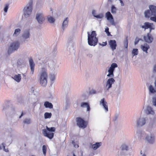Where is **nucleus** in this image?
<instances>
[{
    "label": "nucleus",
    "mask_w": 156,
    "mask_h": 156,
    "mask_svg": "<svg viewBox=\"0 0 156 156\" xmlns=\"http://www.w3.org/2000/svg\"><path fill=\"white\" fill-rule=\"evenodd\" d=\"M48 22L51 23H53L55 21V19L51 16L48 17Z\"/></svg>",
    "instance_id": "473e14b6"
},
{
    "label": "nucleus",
    "mask_w": 156,
    "mask_h": 156,
    "mask_svg": "<svg viewBox=\"0 0 156 156\" xmlns=\"http://www.w3.org/2000/svg\"><path fill=\"white\" fill-rule=\"evenodd\" d=\"M73 144L74 146V147L75 148H78L79 146L77 143H76L74 141H72Z\"/></svg>",
    "instance_id": "de8ad7c7"
},
{
    "label": "nucleus",
    "mask_w": 156,
    "mask_h": 156,
    "mask_svg": "<svg viewBox=\"0 0 156 156\" xmlns=\"http://www.w3.org/2000/svg\"><path fill=\"white\" fill-rule=\"evenodd\" d=\"M102 145L101 142H97L92 145V148L94 150H96Z\"/></svg>",
    "instance_id": "a878e982"
},
{
    "label": "nucleus",
    "mask_w": 156,
    "mask_h": 156,
    "mask_svg": "<svg viewBox=\"0 0 156 156\" xmlns=\"http://www.w3.org/2000/svg\"><path fill=\"white\" fill-rule=\"evenodd\" d=\"M30 34L29 30H25L23 33L22 37L25 41H27L30 38Z\"/></svg>",
    "instance_id": "f3484780"
},
{
    "label": "nucleus",
    "mask_w": 156,
    "mask_h": 156,
    "mask_svg": "<svg viewBox=\"0 0 156 156\" xmlns=\"http://www.w3.org/2000/svg\"><path fill=\"white\" fill-rule=\"evenodd\" d=\"M103 17V14L102 13H100L97 15L95 16V17L98 19H101Z\"/></svg>",
    "instance_id": "4c0bfd02"
},
{
    "label": "nucleus",
    "mask_w": 156,
    "mask_h": 156,
    "mask_svg": "<svg viewBox=\"0 0 156 156\" xmlns=\"http://www.w3.org/2000/svg\"><path fill=\"white\" fill-rule=\"evenodd\" d=\"M145 139L147 142L150 144H153L155 143V136L153 133H150L146 135Z\"/></svg>",
    "instance_id": "0eeeda50"
},
{
    "label": "nucleus",
    "mask_w": 156,
    "mask_h": 156,
    "mask_svg": "<svg viewBox=\"0 0 156 156\" xmlns=\"http://www.w3.org/2000/svg\"><path fill=\"white\" fill-rule=\"evenodd\" d=\"M23 75L24 77H26V75L25 74H23Z\"/></svg>",
    "instance_id": "e2e57ef3"
},
{
    "label": "nucleus",
    "mask_w": 156,
    "mask_h": 156,
    "mask_svg": "<svg viewBox=\"0 0 156 156\" xmlns=\"http://www.w3.org/2000/svg\"><path fill=\"white\" fill-rule=\"evenodd\" d=\"M92 14L93 16L95 17V16L96 15L95 11V10H93L92 12Z\"/></svg>",
    "instance_id": "5fc2aeb1"
},
{
    "label": "nucleus",
    "mask_w": 156,
    "mask_h": 156,
    "mask_svg": "<svg viewBox=\"0 0 156 156\" xmlns=\"http://www.w3.org/2000/svg\"><path fill=\"white\" fill-rule=\"evenodd\" d=\"M132 55H133V56L136 55L138 54V50L137 49H133L132 52Z\"/></svg>",
    "instance_id": "f704fd0d"
},
{
    "label": "nucleus",
    "mask_w": 156,
    "mask_h": 156,
    "mask_svg": "<svg viewBox=\"0 0 156 156\" xmlns=\"http://www.w3.org/2000/svg\"><path fill=\"white\" fill-rule=\"evenodd\" d=\"M100 105L103 106L105 112H106L108 111L107 103L105 98H103L101 100Z\"/></svg>",
    "instance_id": "dca6fc26"
},
{
    "label": "nucleus",
    "mask_w": 156,
    "mask_h": 156,
    "mask_svg": "<svg viewBox=\"0 0 156 156\" xmlns=\"http://www.w3.org/2000/svg\"><path fill=\"white\" fill-rule=\"evenodd\" d=\"M136 126L137 127H141L145 125L146 122V119L145 117L140 116L136 120Z\"/></svg>",
    "instance_id": "6e6552de"
},
{
    "label": "nucleus",
    "mask_w": 156,
    "mask_h": 156,
    "mask_svg": "<svg viewBox=\"0 0 156 156\" xmlns=\"http://www.w3.org/2000/svg\"><path fill=\"white\" fill-rule=\"evenodd\" d=\"M99 45H101L102 46H105L107 44V42L106 41L105 42H103L102 44L99 43Z\"/></svg>",
    "instance_id": "3c124183"
},
{
    "label": "nucleus",
    "mask_w": 156,
    "mask_h": 156,
    "mask_svg": "<svg viewBox=\"0 0 156 156\" xmlns=\"http://www.w3.org/2000/svg\"><path fill=\"white\" fill-rule=\"evenodd\" d=\"M150 126L151 128H154L156 127V121H154L151 122Z\"/></svg>",
    "instance_id": "ea45409f"
},
{
    "label": "nucleus",
    "mask_w": 156,
    "mask_h": 156,
    "mask_svg": "<svg viewBox=\"0 0 156 156\" xmlns=\"http://www.w3.org/2000/svg\"><path fill=\"white\" fill-rule=\"evenodd\" d=\"M87 40L88 44L91 46H94L96 45L98 39L96 37L97 34L95 31H93L90 34L87 32Z\"/></svg>",
    "instance_id": "f03ea898"
},
{
    "label": "nucleus",
    "mask_w": 156,
    "mask_h": 156,
    "mask_svg": "<svg viewBox=\"0 0 156 156\" xmlns=\"http://www.w3.org/2000/svg\"><path fill=\"white\" fill-rule=\"evenodd\" d=\"M117 66V65L116 63H112L108 70V73L107 75V76L108 77L111 78L108 79L106 82V88L108 90L112 87V84H113L115 82V80L112 77L114 76L113 72Z\"/></svg>",
    "instance_id": "f257e3e1"
},
{
    "label": "nucleus",
    "mask_w": 156,
    "mask_h": 156,
    "mask_svg": "<svg viewBox=\"0 0 156 156\" xmlns=\"http://www.w3.org/2000/svg\"><path fill=\"white\" fill-rule=\"evenodd\" d=\"M152 102L153 105L156 107V95L153 97Z\"/></svg>",
    "instance_id": "c9c22d12"
},
{
    "label": "nucleus",
    "mask_w": 156,
    "mask_h": 156,
    "mask_svg": "<svg viewBox=\"0 0 156 156\" xmlns=\"http://www.w3.org/2000/svg\"><path fill=\"white\" fill-rule=\"evenodd\" d=\"M120 150L122 151H127L129 150V145L128 143H123L121 145Z\"/></svg>",
    "instance_id": "aec40b11"
},
{
    "label": "nucleus",
    "mask_w": 156,
    "mask_h": 156,
    "mask_svg": "<svg viewBox=\"0 0 156 156\" xmlns=\"http://www.w3.org/2000/svg\"><path fill=\"white\" fill-rule=\"evenodd\" d=\"M153 72L154 73H156V64L154 65L153 67Z\"/></svg>",
    "instance_id": "603ef678"
},
{
    "label": "nucleus",
    "mask_w": 156,
    "mask_h": 156,
    "mask_svg": "<svg viewBox=\"0 0 156 156\" xmlns=\"http://www.w3.org/2000/svg\"><path fill=\"white\" fill-rule=\"evenodd\" d=\"M18 66L19 68H22L25 66V64L23 61L21 59L18 60L17 62Z\"/></svg>",
    "instance_id": "cd10ccee"
},
{
    "label": "nucleus",
    "mask_w": 156,
    "mask_h": 156,
    "mask_svg": "<svg viewBox=\"0 0 156 156\" xmlns=\"http://www.w3.org/2000/svg\"><path fill=\"white\" fill-rule=\"evenodd\" d=\"M12 78L15 81L19 83L20 81L22 78L21 74H18L12 76Z\"/></svg>",
    "instance_id": "4be33fe9"
},
{
    "label": "nucleus",
    "mask_w": 156,
    "mask_h": 156,
    "mask_svg": "<svg viewBox=\"0 0 156 156\" xmlns=\"http://www.w3.org/2000/svg\"><path fill=\"white\" fill-rule=\"evenodd\" d=\"M149 92L151 93H154L156 92V90L151 85H150L149 87Z\"/></svg>",
    "instance_id": "2f4dec72"
},
{
    "label": "nucleus",
    "mask_w": 156,
    "mask_h": 156,
    "mask_svg": "<svg viewBox=\"0 0 156 156\" xmlns=\"http://www.w3.org/2000/svg\"><path fill=\"white\" fill-rule=\"evenodd\" d=\"M149 45L146 44L145 43L144 44H142L141 45V48L142 50L146 53H147V50L149 48Z\"/></svg>",
    "instance_id": "b1692460"
},
{
    "label": "nucleus",
    "mask_w": 156,
    "mask_h": 156,
    "mask_svg": "<svg viewBox=\"0 0 156 156\" xmlns=\"http://www.w3.org/2000/svg\"><path fill=\"white\" fill-rule=\"evenodd\" d=\"M105 32L106 33H107V32H109V28L108 27H106V28L105 29Z\"/></svg>",
    "instance_id": "6e6d98bb"
},
{
    "label": "nucleus",
    "mask_w": 156,
    "mask_h": 156,
    "mask_svg": "<svg viewBox=\"0 0 156 156\" xmlns=\"http://www.w3.org/2000/svg\"><path fill=\"white\" fill-rule=\"evenodd\" d=\"M140 40H141L140 38H136L135 39V41L134 42L135 44L136 45V44H138V42H139V41Z\"/></svg>",
    "instance_id": "09e8293b"
},
{
    "label": "nucleus",
    "mask_w": 156,
    "mask_h": 156,
    "mask_svg": "<svg viewBox=\"0 0 156 156\" xmlns=\"http://www.w3.org/2000/svg\"><path fill=\"white\" fill-rule=\"evenodd\" d=\"M87 56L89 58H91L93 56V55L91 53H89L87 54Z\"/></svg>",
    "instance_id": "864d4df0"
},
{
    "label": "nucleus",
    "mask_w": 156,
    "mask_h": 156,
    "mask_svg": "<svg viewBox=\"0 0 156 156\" xmlns=\"http://www.w3.org/2000/svg\"><path fill=\"white\" fill-rule=\"evenodd\" d=\"M146 135L145 132L143 131L139 130L137 131L136 134L135 136V138H136L139 140H140L144 139Z\"/></svg>",
    "instance_id": "f8f14e48"
},
{
    "label": "nucleus",
    "mask_w": 156,
    "mask_h": 156,
    "mask_svg": "<svg viewBox=\"0 0 156 156\" xmlns=\"http://www.w3.org/2000/svg\"><path fill=\"white\" fill-rule=\"evenodd\" d=\"M76 122L77 126L80 128L84 129L87 127V123L83 119L81 118H77Z\"/></svg>",
    "instance_id": "9d476101"
},
{
    "label": "nucleus",
    "mask_w": 156,
    "mask_h": 156,
    "mask_svg": "<svg viewBox=\"0 0 156 156\" xmlns=\"http://www.w3.org/2000/svg\"><path fill=\"white\" fill-rule=\"evenodd\" d=\"M98 93V92L94 89H91L89 92V94H94Z\"/></svg>",
    "instance_id": "37998d69"
},
{
    "label": "nucleus",
    "mask_w": 156,
    "mask_h": 156,
    "mask_svg": "<svg viewBox=\"0 0 156 156\" xmlns=\"http://www.w3.org/2000/svg\"><path fill=\"white\" fill-rule=\"evenodd\" d=\"M23 122L27 124H30L31 123V119H26L23 121Z\"/></svg>",
    "instance_id": "e433bc0d"
},
{
    "label": "nucleus",
    "mask_w": 156,
    "mask_h": 156,
    "mask_svg": "<svg viewBox=\"0 0 156 156\" xmlns=\"http://www.w3.org/2000/svg\"><path fill=\"white\" fill-rule=\"evenodd\" d=\"M48 79H39L40 84L43 86H45L47 83Z\"/></svg>",
    "instance_id": "393cba45"
},
{
    "label": "nucleus",
    "mask_w": 156,
    "mask_h": 156,
    "mask_svg": "<svg viewBox=\"0 0 156 156\" xmlns=\"http://www.w3.org/2000/svg\"><path fill=\"white\" fill-rule=\"evenodd\" d=\"M117 10L116 8L114 5H112L111 7V12L113 14H115Z\"/></svg>",
    "instance_id": "72a5a7b5"
},
{
    "label": "nucleus",
    "mask_w": 156,
    "mask_h": 156,
    "mask_svg": "<svg viewBox=\"0 0 156 156\" xmlns=\"http://www.w3.org/2000/svg\"><path fill=\"white\" fill-rule=\"evenodd\" d=\"M121 4V6H123L124 5V4L122 0H119Z\"/></svg>",
    "instance_id": "4d7b16f0"
},
{
    "label": "nucleus",
    "mask_w": 156,
    "mask_h": 156,
    "mask_svg": "<svg viewBox=\"0 0 156 156\" xmlns=\"http://www.w3.org/2000/svg\"><path fill=\"white\" fill-rule=\"evenodd\" d=\"M33 10V2L30 1L27 4L23 10V15L26 18H27L30 15Z\"/></svg>",
    "instance_id": "20e7f679"
},
{
    "label": "nucleus",
    "mask_w": 156,
    "mask_h": 156,
    "mask_svg": "<svg viewBox=\"0 0 156 156\" xmlns=\"http://www.w3.org/2000/svg\"><path fill=\"white\" fill-rule=\"evenodd\" d=\"M36 19L39 23L42 24L45 20L43 14L41 13H37L36 14Z\"/></svg>",
    "instance_id": "ddd939ff"
},
{
    "label": "nucleus",
    "mask_w": 156,
    "mask_h": 156,
    "mask_svg": "<svg viewBox=\"0 0 156 156\" xmlns=\"http://www.w3.org/2000/svg\"><path fill=\"white\" fill-rule=\"evenodd\" d=\"M150 20L156 22V16L153 17H150Z\"/></svg>",
    "instance_id": "8fccbe9b"
},
{
    "label": "nucleus",
    "mask_w": 156,
    "mask_h": 156,
    "mask_svg": "<svg viewBox=\"0 0 156 156\" xmlns=\"http://www.w3.org/2000/svg\"><path fill=\"white\" fill-rule=\"evenodd\" d=\"M29 66L30 68V74L33 75L34 72L35 64L32 58H30L29 59Z\"/></svg>",
    "instance_id": "2eb2a0df"
},
{
    "label": "nucleus",
    "mask_w": 156,
    "mask_h": 156,
    "mask_svg": "<svg viewBox=\"0 0 156 156\" xmlns=\"http://www.w3.org/2000/svg\"><path fill=\"white\" fill-rule=\"evenodd\" d=\"M145 112L147 115H153L154 112L153 108L150 106H148L145 110Z\"/></svg>",
    "instance_id": "412c9836"
},
{
    "label": "nucleus",
    "mask_w": 156,
    "mask_h": 156,
    "mask_svg": "<svg viewBox=\"0 0 156 156\" xmlns=\"http://www.w3.org/2000/svg\"><path fill=\"white\" fill-rule=\"evenodd\" d=\"M9 108V105H5L3 106L2 109V111L3 112H6V110Z\"/></svg>",
    "instance_id": "79ce46f5"
},
{
    "label": "nucleus",
    "mask_w": 156,
    "mask_h": 156,
    "mask_svg": "<svg viewBox=\"0 0 156 156\" xmlns=\"http://www.w3.org/2000/svg\"><path fill=\"white\" fill-rule=\"evenodd\" d=\"M23 115V113L22 112L21 114V115L20 116V118Z\"/></svg>",
    "instance_id": "bf43d9fd"
},
{
    "label": "nucleus",
    "mask_w": 156,
    "mask_h": 156,
    "mask_svg": "<svg viewBox=\"0 0 156 156\" xmlns=\"http://www.w3.org/2000/svg\"><path fill=\"white\" fill-rule=\"evenodd\" d=\"M20 32L21 30L20 29L18 28L15 29L13 34V36L14 37H16L17 36L20 34Z\"/></svg>",
    "instance_id": "c756f323"
},
{
    "label": "nucleus",
    "mask_w": 156,
    "mask_h": 156,
    "mask_svg": "<svg viewBox=\"0 0 156 156\" xmlns=\"http://www.w3.org/2000/svg\"><path fill=\"white\" fill-rule=\"evenodd\" d=\"M73 156H76L75 155V154H74V153H73Z\"/></svg>",
    "instance_id": "0e129e2a"
},
{
    "label": "nucleus",
    "mask_w": 156,
    "mask_h": 156,
    "mask_svg": "<svg viewBox=\"0 0 156 156\" xmlns=\"http://www.w3.org/2000/svg\"><path fill=\"white\" fill-rule=\"evenodd\" d=\"M57 50V49L56 48H54V51L55 52Z\"/></svg>",
    "instance_id": "680f3d73"
},
{
    "label": "nucleus",
    "mask_w": 156,
    "mask_h": 156,
    "mask_svg": "<svg viewBox=\"0 0 156 156\" xmlns=\"http://www.w3.org/2000/svg\"><path fill=\"white\" fill-rule=\"evenodd\" d=\"M141 27L142 28H144L145 30L149 28L150 29V32H151L152 30H154L155 28L153 23L148 22H145L144 23V25L141 26Z\"/></svg>",
    "instance_id": "9b49d317"
},
{
    "label": "nucleus",
    "mask_w": 156,
    "mask_h": 156,
    "mask_svg": "<svg viewBox=\"0 0 156 156\" xmlns=\"http://www.w3.org/2000/svg\"><path fill=\"white\" fill-rule=\"evenodd\" d=\"M38 76L39 79H48V73L46 67H43L41 69Z\"/></svg>",
    "instance_id": "1a4fd4ad"
},
{
    "label": "nucleus",
    "mask_w": 156,
    "mask_h": 156,
    "mask_svg": "<svg viewBox=\"0 0 156 156\" xmlns=\"http://www.w3.org/2000/svg\"><path fill=\"white\" fill-rule=\"evenodd\" d=\"M52 114L51 113L45 112L44 114V117L45 119H49L51 118Z\"/></svg>",
    "instance_id": "7c9ffc66"
},
{
    "label": "nucleus",
    "mask_w": 156,
    "mask_h": 156,
    "mask_svg": "<svg viewBox=\"0 0 156 156\" xmlns=\"http://www.w3.org/2000/svg\"><path fill=\"white\" fill-rule=\"evenodd\" d=\"M69 20L68 17L66 18L63 21L62 24V29L64 31L68 27Z\"/></svg>",
    "instance_id": "5701e85b"
},
{
    "label": "nucleus",
    "mask_w": 156,
    "mask_h": 156,
    "mask_svg": "<svg viewBox=\"0 0 156 156\" xmlns=\"http://www.w3.org/2000/svg\"><path fill=\"white\" fill-rule=\"evenodd\" d=\"M20 46V42L18 41H14L11 43L9 47L8 53H11L12 52L17 50Z\"/></svg>",
    "instance_id": "423d86ee"
},
{
    "label": "nucleus",
    "mask_w": 156,
    "mask_h": 156,
    "mask_svg": "<svg viewBox=\"0 0 156 156\" xmlns=\"http://www.w3.org/2000/svg\"><path fill=\"white\" fill-rule=\"evenodd\" d=\"M46 129H44L42 130V133L45 137H46L49 139H52L54 136V133L50 132H55V128L54 127L49 128L47 126L46 127Z\"/></svg>",
    "instance_id": "7ed1b4c3"
},
{
    "label": "nucleus",
    "mask_w": 156,
    "mask_h": 156,
    "mask_svg": "<svg viewBox=\"0 0 156 156\" xmlns=\"http://www.w3.org/2000/svg\"><path fill=\"white\" fill-rule=\"evenodd\" d=\"M124 47L125 48H126L128 46V42L127 39H126L124 41Z\"/></svg>",
    "instance_id": "c03bdc74"
},
{
    "label": "nucleus",
    "mask_w": 156,
    "mask_h": 156,
    "mask_svg": "<svg viewBox=\"0 0 156 156\" xmlns=\"http://www.w3.org/2000/svg\"><path fill=\"white\" fill-rule=\"evenodd\" d=\"M142 156H145V155L144 154H143Z\"/></svg>",
    "instance_id": "338daca9"
},
{
    "label": "nucleus",
    "mask_w": 156,
    "mask_h": 156,
    "mask_svg": "<svg viewBox=\"0 0 156 156\" xmlns=\"http://www.w3.org/2000/svg\"><path fill=\"white\" fill-rule=\"evenodd\" d=\"M144 39L146 42L148 43H151L153 40V38L150 33H147L146 36H144Z\"/></svg>",
    "instance_id": "a211bd4d"
},
{
    "label": "nucleus",
    "mask_w": 156,
    "mask_h": 156,
    "mask_svg": "<svg viewBox=\"0 0 156 156\" xmlns=\"http://www.w3.org/2000/svg\"><path fill=\"white\" fill-rule=\"evenodd\" d=\"M108 43L112 51L115 49L117 46V44L116 41L115 40H110Z\"/></svg>",
    "instance_id": "6ab92c4d"
},
{
    "label": "nucleus",
    "mask_w": 156,
    "mask_h": 156,
    "mask_svg": "<svg viewBox=\"0 0 156 156\" xmlns=\"http://www.w3.org/2000/svg\"><path fill=\"white\" fill-rule=\"evenodd\" d=\"M150 10H147L144 13V16L145 18H149L151 16H156V6L151 5L149 6Z\"/></svg>",
    "instance_id": "39448f33"
},
{
    "label": "nucleus",
    "mask_w": 156,
    "mask_h": 156,
    "mask_svg": "<svg viewBox=\"0 0 156 156\" xmlns=\"http://www.w3.org/2000/svg\"><path fill=\"white\" fill-rule=\"evenodd\" d=\"M106 33L107 34V35L108 36H109L111 35L110 33L109 32H107V33Z\"/></svg>",
    "instance_id": "13d9d810"
},
{
    "label": "nucleus",
    "mask_w": 156,
    "mask_h": 156,
    "mask_svg": "<svg viewBox=\"0 0 156 156\" xmlns=\"http://www.w3.org/2000/svg\"><path fill=\"white\" fill-rule=\"evenodd\" d=\"M108 0L111 2H112V0Z\"/></svg>",
    "instance_id": "69168bd1"
},
{
    "label": "nucleus",
    "mask_w": 156,
    "mask_h": 156,
    "mask_svg": "<svg viewBox=\"0 0 156 156\" xmlns=\"http://www.w3.org/2000/svg\"><path fill=\"white\" fill-rule=\"evenodd\" d=\"M44 105L46 108H53V105L52 104L48 101H45L44 103Z\"/></svg>",
    "instance_id": "c85d7f7f"
},
{
    "label": "nucleus",
    "mask_w": 156,
    "mask_h": 156,
    "mask_svg": "<svg viewBox=\"0 0 156 156\" xmlns=\"http://www.w3.org/2000/svg\"><path fill=\"white\" fill-rule=\"evenodd\" d=\"M81 107L84 108L87 107V111H89L90 110V108L89 104L87 102H82L80 105Z\"/></svg>",
    "instance_id": "bb28decb"
},
{
    "label": "nucleus",
    "mask_w": 156,
    "mask_h": 156,
    "mask_svg": "<svg viewBox=\"0 0 156 156\" xmlns=\"http://www.w3.org/2000/svg\"><path fill=\"white\" fill-rule=\"evenodd\" d=\"M2 146H3V149H4V151H5L6 152H9V150H8L7 148L6 149L5 148V146L4 145V143H2Z\"/></svg>",
    "instance_id": "a18cd8bd"
},
{
    "label": "nucleus",
    "mask_w": 156,
    "mask_h": 156,
    "mask_svg": "<svg viewBox=\"0 0 156 156\" xmlns=\"http://www.w3.org/2000/svg\"><path fill=\"white\" fill-rule=\"evenodd\" d=\"M55 79V76L54 75H51L50 76V80L51 81H54Z\"/></svg>",
    "instance_id": "49530a36"
},
{
    "label": "nucleus",
    "mask_w": 156,
    "mask_h": 156,
    "mask_svg": "<svg viewBox=\"0 0 156 156\" xmlns=\"http://www.w3.org/2000/svg\"><path fill=\"white\" fill-rule=\"evenodd\" d=\"M9 4L8 3L6 4L5 5L4 10L5 12H7L9 8Z\"/></svg>",
    "instance_id": "58836bf2"
},
{
    "label": "nucleus",
    "mask_w": 156,
    "mask_h": 156,
    "mask_svg": "<svg viewBox=\"0 0 156 156\" xmlns=\"http://www.w3.org/2000/svg\"><path fill=\"white\" fill-rule=\"evenodd\" d=\"M105 16L107 20L109 21L111 24L112 25L115 26V24L113 18L111 13L109 12H108L106 13Z\"/></svg>",
    "instance_id": "4468645a"
},
{
    "label": "nucleus",
    "mask_w": 156,
    "mask_h": 156,
    "mask_svg": "<svg viewBox=\"0 0 156 156\" xmlns=\"http://www.w3.org/2000/svg\"><path fill=\"white\" fill-rule=\"evenodd\" d=\"M42 151L43 154L44 156H45L46 155V147L44 145H43L42 146Z\"/></svg>",
    "instance_id": "a19ab883"
},
{
    "label": "nucleus",
    "mask_w": 156,
    "mask_h": 156,
    "mask_svg": "<svg viewBox=\"0 0 156 156\" xmlns=\"http://www.w3.org/2000/svg\"><path fill=\"white\" fill-rule=\"evenodd\" d=\"M154 84L155 87V88H156V80H155L154 82Z\"/></svg>",
    "instance_id": "052dcab7"
}]
</instances>
